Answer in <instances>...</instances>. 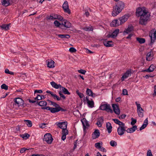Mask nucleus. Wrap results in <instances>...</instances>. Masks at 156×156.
Wrapping results in <instances>:
<instances>
[{
  "mask_svg": "<svg viewBox=\"0 0 156 156\" xmlns=\"http://www.w3.org/2000/svg\"><path fill=\"white\" fill-rule=\"evenodd\" d=\"M115 6L113 7V10L112 12L113 16H116L119 14L124 7V3L122 1L117 2L115 4Z\"/></svg>",
  "mask_w": 156,
  "mask_h": 156,
  "instance_id": "7ed1b4c3",
  "label": "nucleus"
},
{
  "mask_svg": "<svg viewBox=\"0 0 156 156\" xmlns=\"http://www.w3.org/2000/svg\"><path fill=\"white\" fill-rule=\"evenodd\" d=\"M93 92L92 91L91 89H89V88H87L86 90V94H87L88 96H90V94H91V93Z\"/></svg>",
  "mask_w": 156,
  "mask_h": 156,
  "instance_id": "49530a36",
  "label": "nucleus"
},
{
  "mask_svg": "<svg viewBox=\"0 0 156 156\" xmlns=\"http://www.w3.org/2000/svg\"><path fill=\"white\" fill-rule=\"evenodd\" d=\"M24 121L26 122V123L29 127H30L32 126V122L31 121L28 120H25Z\"/></svg>",
  "mask_w": 156,
  "mask_h": 156,
  "instance_id": "c9c22d12",
  "label": "nucleus"
},
{
  "mask_svg": "<svg viewBox=\"0 0 156 156\" xmlns=\"http://www.w3.org/2000/svg\"><path fill=\"white\" fill-rule=\"evenodd\" d=\"M152 51L151 50V51L149 52L147 55L146 59L148 61H150L152 59V57L153 56V55H152L151 53Z\"/></svg>",
  "mask_w": 156,
  "mask_h": 156,
  "instance_id": "4be33fe9",
  "label": "nucleus"
},
{
  "mask_svg": "<svg viewBox=\"0 0 156 156\" xmlns=\"http://www.w3.org/2000/svg\"><path fill=\"white\" fill-rule=\"evenodd\" d=\"M137 112L139 117L142 118L143 117V113L142 112V111H141V109H140V110L138 111V112Z\"/></svg>",
  "mask_w": 156,
  "mask_h": 156,
  "instance_id": "c03bdc74",
  "label": "nucleus"
},
{
  "mask_svg": "<svg viewBox=\"0 0 156 156\" xmlns=\"http://www.w3.org/2000/svg\"><path fill=\"white\" fill-rule=\"evenodd\" d=\"M137 128V127L136 125L134 126L133 127L128 128L126 131L128 133H131L134 132Z\"/></svg>",
  "mask_w": 156,
  "mask_h": 156,
  "instance_id": "a211bd4d",
  "label": "nucleus"
},
{
  "mask_svg": "<svg viewBox=\"0 0 156 156\" xmlns=\"http://www.w3.org/2000/svg\"><path fill=\"white\" fill-rule=\"evenodd\" d=\"M60 21H62V25H63L66 28H70L71 27V23L67 20H66V21L64 22V21H65V20H59Z\"/></svg>",
  "mask_w": 156,
  "mask_h": 156,
  "instance_id": "f3484780",
  "label": "nucleus"
},
{
  "mask_svg": "<svg viewBox=\"0 0 156 156\" xmlns=\"http://www.w3.org/2000/svg\"><path fill=\"white\" fill-rule=\"evenodd\" d=\"M14 102L15 103V105H17V106L20 107V106L25 107L24 106V101L23 100L20 98H17L14 99Z\"/></svg>",
  "mask_w": 156,
  "mask_h": 156,
  "instance_id": "6e6552de",
  "label": "nucleus"
},
{
  "mask_svg": "<svg viewBox=\"0 0 156 156\" xmlns=\"http://www.w3.org/2000/svg\"><path fill=\"white\" fill-rule=\"evenodd\" d=\"M44 141H45L48 144H51L53 139L51 134L50 133H46L44 135Z\"/></svg>",
  "mask_w": 156,
  "mask_h": 156,
  "instance_id": "423d86ee",
  "label": "nucleus"
},
{
  "mask_svg": "<svg viewBox=\"0 0 156 156\" xmlns=\"http://www.w3.org/2000/svg\"><path fill=\"white\" fill-rule=\"evenodd\" d=\"M87 103L88 107L90 108H92L94 107V103L93 100L88 101Z\"/></svg>",
  "mask_w": 156,
  "mask_h": 156,
  "instance_id": "c756f323",
  "label": "nucleus"
},
{
  "mask_svg": "<svg viewBox=\"0 0 156 156\" xmlns=\"http://www.w3.org/2000/svg\"><path fill=\"white\" fill-rule=\"evenodd\" d=\"M131 73V70L127 71L122 77L121 80L122 81L124 80V79L127 78L129 76V75Z\"/></svg>",
  "mask_w": 156,
  "mask_h": 156,
  "instance_id": "aec40b11",
  "label": "nucleus"
},
{
  "mask_svg": "<svg viewBox=\"0 0 156 156\" xmlns=\"http://www.w3.org/2000/svg\"><path fill=\"white\" fill-rule=\"evenodd\" d=\"M134 27L131 24L128 25V27L127 29H125L123 32V34L125 35V34H128L129 33L134 30Z\"/></svg>",
  "mask_w": 156,
  "mask_h": 156,
  "instance_id": "f8f14e48",
  "label": "nucleus"
},
{
  "mask_svg": "<svg viewBox=\"0 0 156 156\" xmlns=\"http://www.w3.org/2000/svg\"><path fill=\"white\" fill-rule=\"evenodd\" d=\"M40 95L37 94V97L34 98L35 100H41V98H40Z\"/></svg>",
  "mask_w": 156,
  "mask_h": 156,
  "instance_id": "680f3d73",
  "label": "nucleus"
},
{
  "mask_svg": "<svg viewBox=\"0 0 156 156\" xmlns=\"http://www.w3.org/2000/svg\"><path fill=\"white\" fill-rule=\"evenodd\" d=\"M154 96H156V85L154 86V93L153 94Z\"/></svg>",
  "mask_w": 156,
  "mask_h": 156,
  "instance_id": "774afa93",
  "label": "nucleus"
},
{
  "mask_svg": "<svg viewBox=\"0 0 156 156\" xmlns=\"http://www.w3.org/2000/svg\"><path fill=\"white\" fill-rule=\"evenodd\" d=\"M8 86L5 84H3L1 86V88L2 89H4L5 90H7L8 89Z\"/></svg>",
  "mask_w": 156,
  "mask_h": 156,
  "instance_id": "37998d69",
  "label": "nucleus"
},
{
  "mask_svg": "<svg viewBox=\"0 0 156 156\" xmlns=\"http://www.w3.org/2000/svg\"><path fill=\"white\" fill-rule=\"evenodd\" d=\"M62 8L66 12L70 14L71 13L70 11L69 8L68 3L67 1H66L62 5Z\"/></svg>",
  "mask_w": 156,
  "mask_h": 156,
  "instance_id": "9d476101",
  "label": "nucleus"
},
{
  "mask_svg": "<svg viewBox=\"0 0 156 156\" xmlns=\"http://www.w3.org/2000/svg\"><path fill=\"white\" fill-rule=\"evenodd\" d=\"M56 35L59 37L63 39L66 38L67 39H69L70 37V35L69 34H56Z\"/></svg>",
  "mask_w": 156,
  "mask_h": 156,
  "instance_id": "bb28decb",
  "label": "nucleus"
},
{
  "mask_svg": "<svg viewBox=\"0 0 156 156\" xmlns=\"http://www.w3.org/2000/svg\"><path fill=\"white\" fill-rule=\"evenodd\" d=\"M119 29H116L113 31L112 34H113V35H115V37L117 36L119 32Z\"/></svg>",
  "mask_w": 156,
  "mask_h": 156,
  "instance_id": "58836bf2",
  "label": "nucleus"
},
{
  "mask_svg": "<svg viewBox=\"0 0 156 156\" xmlns=\"http://www.w3.org/2000/svg\"><path fill=\"white\" fill-rule=\"evenodd\" d=\"M78 72L83 74H84L86 72V71L85 70L80 69V70H78Z\"/></svg>",
  "mask_w": 156,
  "mask_h": 156,
  "instance_id": "5fc2aeb1",
  "label": "nucleus"
},
{
  "mask_svg": "<svg viewBox=\"0 0 156 156\" xmlns=\"http://www.w3.org/2000/svg\"><path fill=\"white\" fill-rule=\"evenodd\" d=\"M112 106L114 113L117 115H119L120 111L119 105L118 104H112Z\"/></svg>",
  "mask_w": 156,
  "mask_h": 156,
  "instance_id": "1a4fd4ad",
  "label": "nucleus"
},
{
  "mask_svg": "<svg viewBox=\"0 0 156 156\" xmlns=\"http://www.w3.org/2000/svg\"><path fill=\"white\" fill-rule=\"evenodd\" d=\"M82 29L86 31H90L93 30V29L92 27H85L83 28Z\"/></svg>",
  "mask_w": 156,
  "mask_h": 156,
  "instance_id": "f704fd0d",
  "label": "nucleus"
},
{
  "mask_svg": "<svg viewBox=\"0 0 156 156\" xmlns=\"http://www.w3.org/2000/svg\"><path fill=\"white\" fill-rule=\"evenodd\" d=\"M110 145L113 147H116L117 145L116 142L114 140H111L110 142Z\"/></svg>",
  "mask_w": 156,
  "mask_h": 156,
  "instance_id": "ea45409f",
  "label": "nucleus"
},
{
  "mask_svg": "<svg viewBox=\"0 0 156 156\" xmlns=\"http://www.w3.org/2000/svg\"><path fill=\"white\" fill-rule=\"evenodd\" d=\"M136 40L140 44L144 43L145 42V39L143 38L136 37Z\"/></svg>",
  "mask_w": 156,
  "mask_h": 156,
  "instance_id": "2f4dec72",
  "label": "nucleus"
},
{
  "mask_svg": "<svg viewBox=\"0 0 156 156\" xmlns=\"http://www.w3.org/2000/svg\"><path fill=\"white\" fill-rule=\"evenodd\" d=\"M126 115L125 114H122L120 115L119 117V119H124L126 117Z\"/></svg>",
  "mask_w": 156,
  "mask_h": 156,
  "instance_id": "338daca9",
  "label": "nucleus"
},
{
  "mask_svg": "<svg viewBox=\"0 0 156 156\" xmlns=\"http://www.w3.org/2000/svg\"><path fill=\"white\" fill-rule=\"evenodd\" d=\"M94 146L95 147L97 148L100 149L101 148V146L100 145V143L99 142L95 143Z\"/></svg>",
  "mask_w": 156,
  "mask_h": 156,
  "instance_id": "3c124183",
  "label": "nucleus"
},
{
  "mask_svg": "<svg viewBox=\"0 0 156 156\" xmlns=\"http://www.w3.org/2000/svg\"><path fill=\"white\" fill-rule=\"evenodd\" d=\"M122 94L123 95H128V92L127 90L126 89H123L122 90Z\"/></svg>",
  "mask_w": 156,
  "mask_h": 156,
  "instance_id": "052dcab7",
  "label": "nucleus"
},
{
  "mask_svg": "<svg viewBox=\"0 0 156 156\" xmlns=\"http://www.w3.org/2000/svg\"><path fill=\"white\" fill-rule=\"evenodd\" d=\"M107 37L108 38L112 37L113 38H115V35H113V34H109L107 35Z\"/></svg>",
  "mask_w": 156,
  "mask_h": 156,
  "instance_id": "4d7b16f0",
  "label": "nucleus"
},
{
  "mask_svg": "<svg viewBox=\"0 0 156 156\" xmlns=\"http://www.w3.org/2000/svg\"><path fill=\"white\" fill-rule=\"evenodd\" d=\"M112 120L114 121L115 123L118 125L119 124L120 121L118 119H113Z\"/></svg>",
  "mask_w": 156,
  "mask_h": 156,
  "instance_id": "e2e57ef3",
  "label": "nucleus"
},
{
  "mask_svg": "<svg viewBox=\"0 0 156 156\" xmlns=\"http://www.w3.org/2000/svg\"><path fill=\"white\" fill-rule=\"evenodd\" d=\"M36 104L41 107H43L44 106L46 107L47 106V103L45 101H41L39 102L37 101V102Z\"/></svg>",
  "mask_w": 156,
  "mask_h": 156,
  "instance_id": "393cba45",
  "label": "nucleus"
},
{
  "mask_svg": "<svg viewBox=\"0 0 156 156\" xmlns=\"http://www.w3.org/2000/svg\"><path fill=\"white\" fill-rule=\"evenodd\" d=\"M148 20H140L139 23L141 25H145L147 23Z\"/></svg>",
  "mask_w": 156,
  "mask_h": 156,
  "instance_id": "72a5a7b5",
  "label": "nucleus"
},
{
  "mask_svg": "<svg viewBox=\"0 0 156 156\" xmlns=\"http://www.w3.org/2000/svg\"><path fill=\"white\" fill-rule=\"evenodd\" d=\"M103 44L106 47H113L114 45L113 43L110 44L109 42H108V41H106V40L103 41Z\"/></svg>",
  "mask_w": 156,
  "mask_h": 156,
  "instance_id": "cd10ccee",
  "label": "nucleus"
},
{
  "mask_svg": "<svg viewBox=\"0 0 156 156\" xmlns=\"http://www.w3.org/2000/svg\"><path fill=\"white\" fill-rule=\"evenodd\" d=\"M27 100H28L29 102L30 103H36L37 102V101L36 100H31L30 99H28Z\"/></svg>",
  "mask_w": 156,
  "mask_h": 156,
  "instance_id": "69168bd1",
  "label": "nucleus"
},
{
  "mask_svg": "<svg viewBox=\"0 0 156 156\" xmlns=\"http://www.w3.org/2000/svg\"><path fill=\"white\" fill-rule=\"evenodd\" d=\"M62 92L64 94L68 95H70V93L68 91V90L65 87H62Z\"/></svg>",
  "mask_w": 156,
  "mask_h": 156,
  "instance_id": "7c9ffc66",
  "label": "nucleus"
},
{
  "mask_svg": "<svg viewBox=\"0 0 156 156\" xmlns=\"http://www.w3.org/2000/svg\"><path fill=\"white\" fill-rule=\"evenodd\" d=\"M147 156H153L151 151L150 150H148L147 151Z\"/></svg>",
  "mask_w": 156,
  "mask_h": 156,
  "instance_id": "13d9d810",
  "label": "nucleus"
},
{
  "mask_svg": "<svg viewBox=\"0 0 156 156\" xmlns=\"http://www.w3.org/2000/svg\"><path fill=\"white\" fill-rule=\"evenodd\" d=\"M52 97H53L54 98V99H56L57 101H60L61 100V98L59 97L58 96L56 95L55 94H52Z\"/></svg>",
  "mask_w": 156,
  "mask_h": 156,
  "instance_id": "e433bc0d",
  "label": "nucleus"
},
{
  "mask_svg": "<svg viewBox=\"0 0 156 156\" xmlns=\"http://www.w3.org/2000/svg\"><path fill=\"white\" fill-rule=\"evenodd\" d=\"M150 13L144 7L137 8L136 11V16L140 17L139 20H149Z\"/></svg>",
  "mask_w": 156,
  "mask_h": 156,
  "instance_id": "f257e3e1",
  "label": "nucleus"
},
{
  "mask_svg": "<svg viewBox=\"0 0 156 156\" xmlns=\"http://www.w3.org/2000/svg\"><path fill=\"white\" fill-rule=\"evenodd\" d=\"M131 15L129 14H126L122 17L119 18V20H128L129 17Z\"/></svg>",
  "mask_w": 156,
  "mask_h": 156,
  "instance_id": "c85d7f7f",
  "label": "nucleus"
},
{
  "mask_svg": "<svg viewBox=\"0 0 156 156\" xmlns=\"http://www.w3.org/2000/svg\"><path fill=\"white\" fill-rule=\"evenodd\" d=\"M70 52L73 53L75 52L76 51V49L73 47H71L69 49Z\"/></svg>",
  "mask_w": 156,
  "mask_h": 156,
  "instance_id": "864d4df0",
  "label": "nucleus"
},
{
  "mask_svg": "<svg viewBox=\"0 0 156 156\" xmlns=\"http://www.w3.org/2000/svg\"><path fill=\"white\" fill-rule=\"evenodd\" d=\"M81 121L83 124V129L84 130H85L87 128L86 126H89V124L85 118H83L81 119Z\"/></svg>",
  "mask_w": 156,
  "mask_h": 156,
  "instance_id": "2eb2a0df",
  "label": "nucleus"
},
{
  "mask_svg": "<svg viewBox=\"0 0 156 156\" xmlns=\"http://www.w3.org/2000/svg\"><path fill=\"white\" fill-rule=\"evenodd\" d=\"M106 127L108 133H110L112 132V128L111 123L109 122H107L106 123Z\"/></svg>",
  "mask_w": 156,
  "mask_h": 156,
  "instance_id": "a878e982",
  "label": "nucleus"
},
{
  "mask_svg": "<svg viewBox=\"0 0 156 156\" xmlns=\"http://www.w3.org/2000/svg\"><path fill=\"white\" fill-rule=\"evenodd\" d=\"M132 121L131 122V125H134L136 122V120L134 119L133 118H131Z\"/></svg>",
  "mask_w": 156,
  "mask_h": 156,
  "instance_id": "8fccbe9b",
  "label": "nucleus"
},
{
  "mask_svg": "<svg viewBox=\"0 0 156 156\" xmlns=\"http://www.w3.org/2000/svg\"><path fill=\"white\" fill-rule=\"evenodd\" d=\"M5 73L6 74H8L10 75H13L14 74V73L9 71V70L8 69H6L5 71Z\"/></svg>",
  "mask_w": 156,
  "mask_h": 156,
  "instance_id": "a18cd8bd",
  "label": "nucleus"
},
{
  "mask_svg": "<svg viewBox=\"0 0 156 156\" xmlns=\"http://www.w3.org/2000/svg\"><path fill=\"white\" fill-rule=\"evenodd\" d=\"M137 112H138V111L140 110V109H141V111H143L144 110L142 108H141L140 107V105L139 104L137 105Z\"/></svg>",
  "mask_w": 156,
  "mask_h": 156,
  "instance_id": "6e6d98bb",
  "label": "nucleus"
},
{
  "mask_svg": "<svg viewBox=\"0 0 156 156\" xmlns=\"http://www.w3.org/2000/svg\"><path fill=\"white\" fill-rule=\"evenodd\" d=\"M149 36L150 37L151 41L149 45L151 46L154 42L156 39V30L155 29H154L150 32Z\"/></svg>",
  "mask_w": 156,
  "mask_h": 156,
  "instance_id": "20e7f679",
  "label": "nucleus"
},
{
  "mask_svg": "<svg viewBox=\"0 0 156 156\" xmlns=\"http://www.w3.org/2000/svg\"><path fill=\"white\" fill-rule=\"evenodd\" d=\"M1 3L2 5L6 7L12 4L10 0H2Z\"/></svg>",
  "mask_w": 156,
  "mask_h": 156,
  "instance_id": "6ab92c4d",
  "label": "nucleus"
},
{
  "mask_svg": "<svg viewBox=\"0 0 156 156\" xmlns=\"http://www.w3.org/2000/svg\"><path fill=\"white\" fill-rule=\"evenodd\" d=\"M99 109L103 111H105L108 112H110L111 113L113 112L110 105L108 104L101 105L100 106Z\"/></svg>",
  "mask_w": 156,
  "mask_h": 156,
  "instance_id": "39448f33",
  "label": "nucleus"
},
{
  "mask_svg": "<svg viewBox=\"0 0 156 156\" xmlns=\"http://www.w3.org/2000/svg\"><path fill=\"white\" fill-rule=\"evenodd\" d=\"M149 69L152 72L154 71V70L155 69L156 66L153 64H151L149 67Z\"/></svg>",
  "mask_w": 156,
  "mask_h": 156,
  "instance_id": "de8ad7c7",
  "label": "nucleus"
},
{
  "mask_svg": "<svg viewBox=\"0 0 156 156\" xmlns=\"http://www.w3.org/2000/svg\"><path fill=\"white\" fill-rule=\"evenodd\" d=\"M20 136L23 139L26 140L29 137L30 135L28 133H26L24 134L21 135Z\"/></svg>",
  "mask_w": 156,
  "mask_h": 156,
  "instance_id": "473e14b6",
  "label": "nucleus"
},
{
  "mask_svg": "<svg viewBox=\"0 0 156 156\" xmlns=\"http://www.w3.org/2000/svg\"><path fill=\"white\" fill-rule=\"evenodd\" d=\"M100 133L98 129L95 130L92 135V138L93 139L97 138L100 136Z\"/></svg>",
  "mask_w": 156,
  "mask_h": 156,
  "instance_id": "4468645a",
  "label": "nucleus"
},
{
  "mask_svg": "<svg viewBox=\"0 0 156 156\" xmlns=\"http://www.w3.org/2000/svg\"><path fill=\"white\" fill-rule=\"evenodd\" d=\"M98 119H99V120L98 121L96 124L99 127H101L102 126L101 122L103 123L104 120L103 117V116H100Z\"/></svg>",
  "mask_w": 156,
  "mask_h": 156,
  "instance_id": "5701e85b",
  "label": "nucleus"
},
{
  "mask_svg": "<svg viewBox=\"0 0 156 156\" xmlns=\"http://www.w3.org/2000/svg\"><path fill=\"white\" fill-rule=\"evenodd\" d=\"M56 124L59 128L62 129L63 128H67V122L66 121L56 122Z\"/></svg>",
  "mask_w": 156,
  "mask_h": 156,
  "instance_id": "ddd939ff",
  "label": "nucleus"
},
{
  "mask_svg": "<svg viewBox=\"0 0 156 156\" xmlns=\"http://www.w3.org/2000/svg\"><path fill=\"white\" fill-rule=\"evenodd\" d=\"M147 126V125L146 124H143V125L140 128V130H141L142 129H144Z\"/></svg>",
  "mask_w": 156,
  "mask_h": 156,
  "instance_id": "bf43d9fd",
  "label": "nucleus"
},
{
  "mask_svg": "<svg viewBox=\"0 0 156 156\" xmlns=\"http://www.w3.org/2000/svg\"><path fill=\"white\" fill-rule=\"evenodd\" d=\"M76 92L80 98H82L84 97L83 94L81 93H80L78 90H76Z\"/></svg>",
  "mask_w": 156,
  "mask_h": 156,
  "instance_id": "a19ab883",
  "label": "nucleus"
},
{
  "mask_svg": "<svg viewBox=\"0 0 156 156\" xmlns=\"http://www.w3.org/2000/svg\"><path fill=\"white\" fill-rule=\"evenodd\" d=\"M54 62L52 60H49L47 62V66L50 68H54L55 67L54 65Z\"/></svg>",
  "mask_w": 156,
  "mask_h": 156,
  "instance_id": "b1692460",
  "label": "nucleus"
},
{
  "mask_svg": "<svg viewBox=\"0 0 156 156\" xmlns=\"http://www.w3.org/2000/svg\"><path fill=\"white\" fill-rule=\"evenodd\" d=\"M52 105L55 107H51L49 106H46L41 108L42 109H46L47 110H49L52 113H54L56 112H58L60 111L62 112H65L66 111V110L64 109L61 107L59 105L56 103L53 102L52 103Z\"/></svg>",
  "mask_w": 156,
  "mask_h": 156,
  "instance_id": "f03ea898",
  "label": "nucleus"
},
{
  "mask_svg": "<svg viewBox=\"0 0 156 156\" xmlns=\"http://www.w3.org/2000/svg\"><path fill=\"white\" fill-rule=\"evenodd\" d=\"M126 127L124 126H119L117 129V133L120 136L122 135L126 131Z\"/></svg>",
  "mask_w": 156,
  "mask_h": 156,
  "instance_id": "9b49d317",
  "label": "nucleus"
},
{
  "mask_svg": "<svg viewBox=\"0 0 156 156\" xmlns=\"http://www.w3.org/2000/svg\"><path fill=\"white\" fill-rule=\"evenodd\" d=\"M59 94L61 98H62L63 100H65L66 99V98L65 95L62 93L61 91L59 92Z\"/></svg>",
  "mask_w": 156,
  "mask_h": 156,
  "instance_id": "603ef678",
  "label": "nucleus"
},
{
  "mask_svg": "<svg viewBox=\"0 0 156 156\" xmlns=\"http://www.w3.org/2000/svg\"><path fill=\"white\" fill-rule=\"evenodd\" d=\"M50 83L51 85L54 88H55V87H56V85L57 84V83H56L54 81L51 82Z\"/></svg>",
  "mask_w": 156,
  "mask_h": 156,
  "instance_id": "0e129e2a",
  "label": "nucleus"
},
{
  "mask_svg": "<svg viewBox=\"0 0 156 156\" xmlns=\"http://www.w3.org/2000/svg\"><path fill=\"white\" fill-rule=\"evenodd\" d=\"M62 134H66V135H67L68 133V131L67 129V128H64L62 129Z\"/></svg>",
  "mask_w": 156,
  "mask_h": 156,
  "instance_id": "4c0bfd02",
  "label": "nucleus"
},
{
  "mask_svg": "<svg viewBox=\"0 0 156 156\" xmlns=\"http://www.w3.org/2000/svg\"><path fill=\"white\" fill-rule=\"evenodd\" d=\"M32 149V148L27 149L25 148H22L21 149L20 152L21 153H22L24 152L27 150H29V149Z\"/></svg>",
  "mask_w": 156,
  "mask_h": 156,
  "instance_id": "09e8293b",
  "label": "nucleus"
},
{
  "mask_svg": "<svg viewBox=\"0 0 156 156\" xmlns=\"http://www.w3.org/2000/svg\"><path fill=\"white\" fill-rule=\"evenodd\" d=\"M47 20H64V18L61 16L56 14H51L50 16L46 17Z\"/></svg>",
  "mask_w": 156,
  "mask_h": 156,
  "instance_id": "0eeeda50",
  "label": "nucleus"
},
{
  "mask_svg": "<svg viewBox=\"0 0 156 156\" xmlns=\"http://www.w3.org/2000/svg\"><path fill=\"white\" fill-rule=\"evenodd\" d=\"M11 25V23L7 24H3L2 25H0V28L4 30H7L9 29V27Z\"/></svg>",
  "mask_w": 156,
  "mask_h": 156,
  "instance_id": "412c9836",
  "label": "nucleus"
},
{
  "mask_svg": "<svg viewBox=\"0 0 156 156\" xmlns=\"http://www.w3.org/2000/svg\"><path fill=\"white\" fill-rule=\"evenodd\" d=\"M54 24L56 27H59L61 25V23L57 20H55L54 22Z\"/></svg>",
  "mask_w": 156,
  "mask_h": 156,
  "instance_id": "79ce46f5",
  "label": "nucleus"
},
{
  "mask_svg": "<svg viewBox=\"0 0 156 156\" xmlns=\"http://www.w3.org/2000/svg\"><path fill=\"white\" fill-rule=\"evenodd\" d=\"M121 25L119 20H113L110 23V25L112 27H116Z\"/></svg>",
  "mask_w": 156,
  "mask_h": 156,
  "instance_id": "dca6fc26",
  "label": "nucleus"
}]
</instances>
